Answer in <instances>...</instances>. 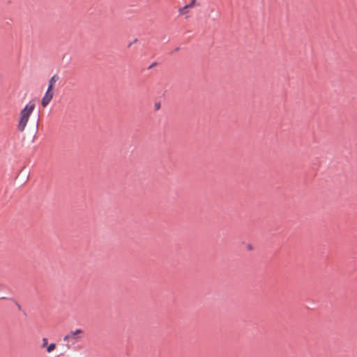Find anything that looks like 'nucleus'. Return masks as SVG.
Returning <instances> with one entry per match:
<instances>
[{
  "mask_svg": "<svg viewBox=\"0 0 357 357\" xmlns=\"http://www.w3.org/2000/svg\"><path fill=\"white\" fill-rule=\"evenodd\" d=\"M36 105L33 102L27 103L24 107L21 109L18 116L17 129L20 132H24L29 121V118L35 109Z\"/></svg>",
  "mask_w": 357,
  "mask_h": 357,
  "instance_id": "obj_1",
  "label": "nucleus"
},
{
  "mask_svg": "<svg viewBox=\"0 0 357 357\" xmlns=\"http://www.w3.org/2000/svg\"><path fill=\"white\" fill-rule=\"evenodd\" d=\"M84 337V331L77 328L75 331H70L63 337V341L66 345L70 347L77 344Z\"/></svg>",
  "mask_w": 357,
  "mask_h": 357,
  "instance_id": "obj_2",
  "label": "nucleus"
},
{
  "mask_svg": "<svg viewBox=\"0 0 357 357\" xmlns=\"http://www.w3.org/2000/svg\"><path fill=\"white\" fill-rule=\"evenodd\" d=\"M54 96V91L47 90V91L45 92V93L41 100L42 106L43 107H47L49 105V103L51 102Z\"/></svg>",
  "mask_w": 357,
  "mask_h": 357,
  "instance_id": "obj_3",
  "label": "nucleus"
},
{
  "mask_svg": "<svg viewBox=\"0 0 357 357\" xmlns=\"http://www.w3.org/2000/svg\"><path fill=\"white\" fill-rule=\"evenodd\" d=\"M59 76L56 75H53L50 79L49 80V84L47 90L54 91V86L56 83V82L59 80Z\"/></svg>",
  "mask_w": 357,
  "mask_h": 357,
  "instance_id": "obj_4",
  "label": "nucleus"
},
{
  "mask_svg": "<svg viewBox=\"0 0 357 357\" xmlns=\"http://www.w3.org/2000/svg\"><path fill=\"white\" fill-rule=\"evenodd\" d=\"M55 349H56V344L51 343V344H48V346L47 347L46 351L47 353L50 354V353L52 352Z\"/></svg>",
  "mask_w": 357,
  "mask_h": 357,
  "instance_id": "obj_5",
  "label": "nucleus"
},
{
  "mask_svg": "<svg viewBox=\"0 0 357 357\" xmlns=\"http://www.w3.org/2000/svg\"><path fill=\"white\" fill-rule=\"evenodd\" d=\"M188 8H189L187 7V5L183 6V7H182V8H179V10H178L179 14L181 15H185L188 13Z\"/></svg>",
  "mask_w": 357,
  "mask_h": 357,
  "instance_id": "obj_6",
  "label": "nucleus"
},
{
  "mask_svg": "<svg viewBox=\"0 0 357 357\" xmlns=\"http://www.w3.org/2000/svg\"><path fill=\"white\" fill-rule=\"evenodd\" d=\"M48 346V340L47 337H43L42 339V344H41V348H47V347Z\"/></svg>",
  "mask_w": 357,
  "mask_h": 357,
  "instance_id": "obj_7",
  "label": "nucleus"
},
{
  "mask_svg": "<svg viewBox=\"0 0 357 357\" xmlns=\"http://www.w3.org/2000/svg\"><path fill=\"white\" fill-rule=\"evenodd\" d=\"M196 5V0H192L191 2L187 5L189 8H193Z\"/></svg>",
  "mask_w": 357,
  "mask_h": 357,
  "instance_id": "obj_8",
  "label": "nucleus"
},
{
  "mask_svg": "<svg viewBox=\"0 0 357 357\" xmlns=\"http://www.w3.org/2000/svg\"><path fill=\"white\" fill-rule=\"evenodd\" d=\"M248 248L249 250L252 249L251 245H248Z\"/></svg>",
  "mask_w": 357,
  "mask_h": 357,
  "instance_id": "obj_9",
  "label": "nucleus"
}]
</instances>
